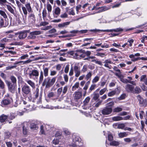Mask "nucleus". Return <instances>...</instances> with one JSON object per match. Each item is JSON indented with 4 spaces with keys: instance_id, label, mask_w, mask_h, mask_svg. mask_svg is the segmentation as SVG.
Listing matches in <instances>:
<instances>
[{
    "instance_id": "nucleus-25",
    "label": "nucleus",
    "mask_w": 147,
    "mask_h": 147,
    "mask_svg": "<svg viewBox=\"0 0 147 147\" xmlns=\"http://www.w3.org/2000/svg\"><path fill=\"white\" fill-rule=\"evenodd\" d=\"M128 135L127 134L126 132H120L118 134V136L120 138H122L125 137Z\"/></svg>"
},
{
    "instance_id": "nucleus-1",
    "label": "nucleus",
    "mask_w": 147,
    "mask_h": 147,
    "mask_svg": "<svg viewBox=\"0 0 147 147\" xmlns=\"http://www.w3.org/2000/svg\"><path fill=\"white\" fill-rule=\"evenodd\" d=\"M56 80V77H54L52 78L47 77L45 78L42 83L43 86H45L46 88H49L53 85L55 82Z\"/></svg>"
},
{
    "instance_id": "nucleus-32",
    "label": "nucleus",
    "mask_w": 147,
    "mask_h": 147,
    "mask_svg": "<svg viewBox=\"0 0 147 147\" xmlns=\"http://www.w3.org/2000/svg\"><path fill=\"white\" fill-rule=\"evenodd\" d=\"M7 25L4 23L3 20L1 18L0 20V26L1 27H5L7 26Z\"/></svg>"
},
{
    "instance_id": "nucleus-61",
    "label": "nucleus",
    "mask_w": 147,
    "mask_h": 147,
    "mask_svg": "<svg viewBox=\"0 0 147 147\" xmlns=\"http://www.w3.org/2000/svg\"><path fill=\"white\" fill-rule=\"evenodd\" d=\"M23 132L24 134L25 135H26L28 132L27 129L24 126L23 127Z\"/></svg>"
},
{
    "instance_id": "nucleus-16",
    "label": "nucleus",
    "mask_w": 147,
    "mask_h": 147,
    "mask_svg": "<svg viewBox=\"0 0 147 147\" xmlns=\"http://www.w3.org/2000/svg\"><path fill=\"white\" fill-rule=\"evenodd\" d=\"M70 23V22H66L62 23L59 24L58 25V26L59 28H66L67 26L69 25Z\"/></svg>"
},
{
    "instance_id": "nucleus-62",
    "label": "nucleus",
    "mask_w": 147,
    "mask_h": 147,
    "mask_svg": "<svg viewBox=\"0 0 147 147\" xmlns=\"http://www.w3.org/2000/svg\"><path fill=\"white\" fill-rule=\"evenodd\" d=\"M49 23L46 22H41L40 24V26H45L48 24Z\"/></svg>"
},
{
    "instance_id": "nucleus-10",
    "label": "nucleus",
    "mask_w": 147,
    "mask_h": 147,
    "mask_svg": "<svg viewBox=\"0 0 147 147\" xmlns=\"http://www.w3.org/2000/svg\"><path fill=\"white\" fill-rule=\"evenodd\" d=\"M125 90L128 92L133 93V90L134 87L132 85L129 84H127L125 87Z\"/></svg>"
},
{
    "instance_id": "nucleus-40",
    "label": "nucleus",
    "mask_w": 147,
    "mask_h": 147,
    "mask_svg": "<svg viewBox=\"0 0 147 147\" xmlns=\"http://www.w3.org/2000/svg\"><path fill=\"white\" fill-rule=\"evenodd\" d=\"M0 42L3 43L7 42H10V40L7 38H5L1 39Z\"/></svg>"
},
{
    "instance_id": "nucleus-39",
    "label": "nucleus",
    "mask_w": 147,
    "mask_h": 147,
    "mask_svg": "<svg viewBox=\"0 0 147 147\" xmlns=\"http://www.w3.org/2000/svg\"><path fill=\"white\" fill-rule=\"evenodd\" d=\"M68 17V15L66 13H62L60 15V17L62 18H66Z\"/></svg>"
},
{
    "instance_id": "nucleus-5",
    "label": "nucleus",
    "mask_w": 147,
    "mask_h": 147,
    "mask_svg": "<svg viewBox=\"0 0 147 147\" xmlns=\"http://www.w3.org/2000/svg\"><path fill=\"white\" fill-rule=\"evenodd\" d=\"M96 32H112L114 31L115 32H121L123 31V29L121 28H118L116 29H111V30H100L99 29H95L94 30Z\"/></svg>"
},
{
    "instance_id": "nucleus-47",
    "label": "nucleus",
    "mask_w": 147,
    "mask_h": 147,
    "mask_svg": "<svg viewBox=\"0 0 147 147\" xmlns=\"http://www.w3.org/2000/svg\"><path fill=\"white\" fill-rule=\"evenodd\" d=\"M107 88H104L102 89L99 91V94L101 95L104 94L106 91L107 90Z\"/></svg>"
},
{
    "instance_id": "nucleus-3",
    "label": "nucleus",
    "mask_w": 147,
    "mask_h": 147,
    "mask_svg": "<svg viewBox=\"0 0 147 147\" xmlns=\"http://www.w3.org/2000/svg\"><path fill=\"white\" fill-rule=\"evenodd\" d=\"M39 72L36 69H33L30 71L28 73V76L30 78L34 79L37 78L39 76Z\"/></svg>"
},
{
    "instance_id": "nucleus-52",
    "label": "nucleus",
    "mask_w": 147,
    "mask_h": 147,
    "mask_svg": "<svg viewBox=\"0 0 147 147\" xmlns=\"http://www.w3.org/2000/svg\"><path fill=\"white\" fill-rule=\"evenodd\" d=\"M99 79V77L98 76H95L92 80L93 83H95L98 82Z\"/></svg>"
},
{
    "instance_id": "nucleus-28",
    "label": "nucleus",
    "mask_w": 147,
    "mask_h": 147,
    "mask_svg": "<svg viewBox=\"0 0 147 147\" xmlns=\"http://www.w3.org/2000/svg\"><path fill=\"white\" fill-rule=\"evenodd\" d=\"M7 8L8 10L12 13L14 14V12L13 9L9 5H6Z\"/></svg>"
},
{
    "instance_id": "nucleus-44",
    "label": "nucleus",
    "mask_w": 147,
    "mask_h": 147,
    "mask_svg": "<svg viewBox=\"0 0 147 147\" xmlns=\"http://www.w3.org/2000/svg\"><path fill=\"white\" fill-rule=\"evenodd\" d=\"M47 11L46 9L43 10L42 12V16L43 18L44 19L47 16Z\"/></svg>"
},
{
    "instance_id": "nucleus-55",
    "label": "nucleus",
    "mask_w": 147,
    "mask_h": 147,
    "mask_svg": "<svg viewBox=\"0 0 147 147\" xmlns=\"http://www.w3.org/2000/svg\"><path fill=\"white\" fill-rule=\"evenodd\" d=\"M69 65L67 64L65 66L64 69V72L65 73H67L68 72L69 69Z\"/></svg>"
},
{
    "instance_id": "nucleus-64",
    "label": "nucleus",
    "mask_w": 147,
    "mask_h": 147,
    "mask_svg": "<svg viewBox=\"0 0 147 147\" xmlns=\"http://www.w3.org/2000/svg\"><path fill=\"white\" fill-rule=\"evenodd\" d=\"M126 95L125 94H122L120 97L118 98V99L119 100H123L125 97Z\"/></svg>"
},
{
    "instance_id": "nucleus-36",
    "label": "nucleus",
    "mask_w": 147,
    "mask_h": 147,
    "mask_svg": "<svg viewBox=\"0 0 147 147\" xmlns=\"http://www.w3.org/2000/svg\"><path fill=\"white\" fill-rule=\"evenodd\" d=\"M122 110V108L119 107L115 108L113 109V111L114 112H119L121 111Z\"/></svg>"
},
{
    "instance_id": "nucleus-45",
    "label": "nucleus",
    "mask_w": 147,
    "mask_h": 147,
    "mask_svg": "<svg viewBox=\"0 0 147 147\" xmlns=\"http://www.w3.org/2000/svg\"><path fill=\"white\" fill-rule=\"evenodd\" d=\"M32 34L35 35L40 34H41V32L40 31H35L32 32Z\"/></svg>"
},
{
    "instance_id": "nucleus-19",
    "label": "nucleus",
    "mask_w": 147,
    "mask_h": 147,
    "mask_svg": "<svg viewBox=\"0 0 147 147\" xmlns=\"http://www.w3.org/2000/svg\"><path fill=\"white\" fill-rule=\"evenodd\" d=\"M25 7L28 12H31L32 11V9L30 3L28 2L25 4Z\"/></svg>"
},
{
    "instance_id": "nucleus-27",
    "label": "nucleus",
    "mask_w": 147,
    "mask_h": 147,
    "mask_svg": "<svg viewBox=\"0 0 147 147\" xmlns=\"http://www.w3.org/2000/svg\"><path fill=\"white\" fill-rule=\"evenodd\" d=\"M79 82H76L72 87V90L75 91L79 87Z\"/></svg>"
},
{
    "instance_id": "nucleus-38",
    "label": "nucleus",
    "mask_w": 147,
    "mask_h": 147,
    "mask_svg": "<svg viewBox=\"0 0 147 147\" xmlns=\"http://www.w3.org/2000/svg\"><path fill=\"white\" fill-rule=\"evenodd\" d=\"M30 127L31 129H36L38 128L37 125L34 123L31 124Z\"/></svg>"
},
{
    "instance_id": "nucleus-63",
    "label": "nucleus",
    "mask_w": 147,
    "mask_h": 147,
    "mask_svg": "<svg viewBox=\"0 0 147 147\" xmlns=\"http://www.w3.org/2000/svg\"><path fill=\"white\" fill-rule=\"evenodd\" d=\"M59 140L58 139H57V138L55 139L53 141V144H54L55 145L59 143Z\"/></svg>"
},
{
    "instance_id": "nucleus-29",
    "label": "nucleus",
    "mask_w": 147,
    "mask_h": 147,
    "mask_svg": "<svg viewBox=\"0 0 147 147\" xmlns=\"http://www.w3.org/2000/svg\"><path fill=\"white\" fill-rule=\"evenodd\" d=\"M47 8L49 12H51L52 9V6L49 3H47Z\"/></svg>"
},
{
    "instance_id": "nucleus-21",
    "label": "nucleus",
    "mask_w": 147,
    "mask_h": 147,
    "mask_svg": "<svg viewBox=\"0 0 147 147\" xmlns=\"http://www.w3.org/2000/svg\"><path fill=\"white\" fill-rule=\"evenodd\" d=\"M26 81L29 85L32 88H35V83L30 80H26Z\"/></svg>"
},
{
    "instance_id": "nucleus-30",
    "label": "nucleus",
    "mask_w": 147,
    "mask_h": 147,
    "mask_svg": "<svg viewBox=\"0 0 147 147\" xmlns=\"http://www.w3.org/2000/svg\"><path fill=\"white\" fill-rule=\"evenodd\" d=\"M90 99V98L89 96L85 98L83 101V103L84 105H86L88 103Z\"/></svg>"
},
{
    "instance_id": "nucleus-56",
    "label": "nucleus",
    "mask_w": 147,
    "mask_h": 147,
    "mask_svg": "<svg viewBox=\"0 0 147 147\" xmlns=\"http://www.w3.org/2000/svg\"><path fill=\"white\" fill-rule=\"evenodd\" d=\"M108 140L111 141H112L113 139V137L112 134H109L108 136Z\"/></svg>"
},
{
    "instance_id": "nucleus-42",
    "label": "nucleus",
    "mask_w": 147,
    "mask_h": 147,
    "mask_svg": "<svg viewBox=\"0 0 147 147\" xmlns=\"http://www.w3.org/2000/svg\"><path fill=\"white\" fill-rule=\"evenodd\" d=\"M32 32L30 33V35L28 36V38L29 39H34L36 38V36L33 34H31Z\"/></svg>"
},
{
    "instance_id": "nucleus-58",
    "label": "nucleus",
    "mask_w": 147,
    "mask_h": 147,
    "mask_svg": "<svg viewBox=\"0 0 147 147\" xmlns=\"http://www.w3.org/2000/svg\"><path fill=\"white\" fill-rule=\"evenodd\" d=\"M57 73L56 71L51 70L50 71V75L51 76H54Z\"/></svg>"
},
{
    "instance_id": "nucleus-54",
    "label": "nucleus",
    "mask_w": 147,
    "mask_h": 147,
    "mask_svg": "<svg viewBox=\"0 0 147 147\" xmlns=\"http://www.w3.org/2000/svg\"><path fill=\"white\" fill-rule=\"evenodd\" d=\"M97 56L100 57H104L105 56V54L103 53L98 52L96 55Z\"/></svg>"
},
{
    "instance_id": "nucleus-15",
    "label": "nucleus",
    "mask_w": 147,
    "mask_h": 147,
    "mask_svg": "<svg viewBox=\"0 0 147 147\" xmlns=\"http://www.w3.org/2000/svg\"><path fill=\"white\" fill-rule=\"evenodd\" d=\"M103 63H104V66L109 69L111 68V66L109 65V64H112L113 62L109 59H106L104 62Z\"/></svg>"
},
{
    "instance_id": "nucleus-22",
    "label": "nucleus",
    "mask_w": 147,
    "mask_h": 147,
    "mask_svg": "<svg viewBox=\"0 0 147 147\" xmlns=\"http://www.w3.org/2000/svg\"><path fill=\"white\" fill-rule=\"evenodd\" d=\"M44 75L43 72L42 71H41L40 73V74L39 77V84H41L42 83L43 80Z\"/></svg>"
},
{
    "instance_id": "nucleus-48",
    "label": "nucleus",
    "mask_w": 147,
    "mask_h": 147,
    "mask_svg": "<svg viewBox=\"0 0 147 147\" xmlns=\"http://www.w3.org/2000/svg\"><path fill=\"white\" fill-rule=\"evenodd\" d=\"M5 84L0 79V88L3 89L5 88Z\"/></svg>"
},
{
    "instance_id": "nucleus-51",
    "label": "nucleus",
    "mask_w": 147,
    "mask_h": 147,
    "mask_svg": "<svg viewBox=\"0 0 147 147\" xmlns=\"http://www.w3.org/2000/svg\"><path fill=\"white\" fill-rule=\"evenodd\" d=\"M137 98L139 101L140 103L141 104H142L143 102V100L140 95H138L137 96Z\"/></svg>"
},
{
    "instance_id": "nucleus-26",
    "label": "nucleus",
    "mask_w": 147,
    "mask_h": 147,
    "mask_svg": "<svg viewBox=\"0 0 147 147\" xmlns=\"http://www.w3.org/2000/svg\"><path fill=\"white\" fill-rule=\"evenodd\" d=\"M119 144V142L115 141H113L110 142V143L111 146H118Z\"/></svg>"
},
{
    "instance_id": "nucleus-11",
    "label": "nucleus",
    "mask_w": 147,
    "mask_h": 147,
    "mask_svg": "<svg viewBox=\"0 0 147 147\" xmlns=\"http://www.w3.org/2000/svg\"><path fill=\"white\" fill-rule=\"evenodd\" d=\"M74 70L75 73V76L76 77H78L81 74L80 68L78 66L75 65L74 67Z\"/></svg>"
},
{
    "instance_id": "nucleus-20",
    "label": "nucleus",
    "mask_w": 147,
    "mask_h": 147,
    "mask_svg": "<svg viewBox=\"0 0 147 147\" xmlns=\"http://www.w3.org/2000/svg\"><path fill=\"white\" fill-rule=\"evenodd\" d=\"M43 75L45 77H47L48 75L49 71V67H43Z\"/></svg>"
},
{
    "instance_id": "nucleus-46",
    "label": "nucleus",
    "mask_w": 147,
    "mask_h": 147,
    "mask_svg": "<svg viewBox=\"0 0 147 147\" xmlns=\"http://www.w3.org/2000/svg\"><path fill=\"white\" fill-rule=\"evenodd\" d=\"M14 65L7 67H6V69L7 70H10L11 69L16 68V67L17 66L16 65L14 64Z\"/></svg>"
},
{
    "instance_id": "nucleus-7",
    "label": "nucleus",
    "mask_w": 147,
    "mask_h": 147,
    "mask_svg": "<svg viewBox=\"0 0 147 147\" xmlns=\"http://www.w3.org/2000/svg\"><path fill=\"white\" fill-rule=\"evenodd\" d=\"M61 9L59 7L55 8L52 11L53 14L54 18H57L60 14Z\"/></svg>"
},
{
    "instance_id": "nucleus-9",
    "label": "nucleus",
    "mask_w": 147,
    "mask_h": 147,
    "mask_svg": "<svg viewBox=\"0 0 147 147\" xmlns=\"http://www.w3.org/2000/svg\"><path fill=\"white\" fill-rule=\"evenodd\" d=\"M82 92H81L76 91L74 94V100H78L82 98Z\"/></svg>"
},
{
    "instance_id": "nucleus-59",
    "label": "nucleus",
    "mask_w": 147,
    "mask_h": 147,
    "mask_svg": "<svg viewBox=\"0 0 147 147\" xmlns=\"http://www.w3.org/2000/svg\"><path fill=\"white\" fill-rule=\"evenodd\" d=\"M10 78L11 81L13 83H16V79L15 77L13 76H11Z\"/></svg>"
},
{
    "instance_id": "nucleus-35",
    "label": "nucleus",
    "mask_w": 147,
    "mask_h": 147,
    "mask_svg": "<svg viewBox=\"0 0 147 147\" xmlns=\"http://www.w3.org/2000/svg\"><path fill=\"white\" fill-rule=\"evenodd\" d=\"M31 61V60H28L26 61H21L19 62H16L14 63V64L15 65H17L19 63H21L22 62L24 64H26L27 63H28L30 62Z\"/></svg>"
},
{
    "instance_id": "nucleus-41",
    "label": "nucleus",
    "mask_w": 147,
    "mask_h": 147,
    "mask_svg": "<svg viewBox=\"0 0 147 147\" xmlns=\"http://www.w3.org/2000/svg\"><path fill=\"white\" fill-rule=\"evenodd\" d=\"M125 126V125L124 123H121L119 124L118 126L117 127L119 129H124V127Z\"/></svg>"
},
{
    "instance_id": "nucleus-24",
    "label": "nucleus",
    "mask_w": 147,
    "mask_h": 147,
    "mask_svg": "<svg viewBox=\"0 0 147 147\" xmlns=\"http://www.w3.org/2000/svg\"><path fill=\"white\" fill-rule=\"evenodd\" d=\"M112 119L115 121H119L123 120V117L119 116L114 117H112Z\"/></svg>"
},
{
    "instance_id": "nucleus-17",
    "label": "nucleus",
    "mask_w": 147,
    "mask_h": 147,
    "mask_svg": "<svg viewBox=\"0 0 147 147\" xmlns=\"http://www.w3.org/2000/svg\"><path fill=\"white\" fill-rule=\"evenodd\" d=\"M10 103V100L9 99L3 100L1 102V106L3 107L5 105H7Z\"/></svg>"
},
{
    "instance_id": "nucleus-2",
    "label": "nucleus",
    "mask_w": 147,
    "mask_h": 147,
    "mask_svg": "<svg viewBox=\"0 0 147 147\" xmlns=\"http://www.w3.org/2000/svg\"><path fill=\"white\" fill-rule=\"evenodd\" d=\"M84 52V50L82 49L79 50L77 51L74 53V58L79 59L81 58H84L86 55L83 53Z\"/></svg>"
},
{
    "instance_id": "nucleus-12",
    "label": "nucleus",
    "mask_w": 147,
    "mask_h": 147,
    "mask_svg": "<svg viewBox=\"0 0 147 147\" xmlns=\"http://www.w3.org/2000/svg\"><path fill=\"white\" fill-rule=\"evenodd\" d=\"M28 19L30 22L34 23L36 21L35 15L33 13H31L28 17Z\"/></svg>"
},
{
    "instance_id": "nucleus-14",
    "label": "nucleus",
    "mask_w": 147,
    "mask_h": 147,
    "mask_svg": "<svg viewBox=\"0 0 147 147\" xmlns=\"http://www.w3.org/2000/svg\"><path fill=\"white\" fill-rule=\"evenodd\" d=\"M123 78V77H121L120 79V81L123 83L125 84H127L128 83H129L134 85H136V84L134 81L129 80Z\"/></svg>"
},
{
    "instance_id": "nucleus-6",
    "label": "nucleus",
    "mask_w": 147,
    "mask_h": 147,
    "mask_svg": "<svg viewBox=\"0 0 147 147\" xmlns=\"http://www.w3.org/2000/svg\"><path fill=\"white\" fill-rule=\"evenodd\" d=\"M22 91L24 94H28L31 93V89L29 86L25 84L23 86L22 88Z\"/></svg>"
},
{
    "instance_id": "nucleus-23",
    "label": "nucleus",
    "mask_w": 147,
    "mask_h": 147,
    "mask_svg": "<svg viewBox=\"0 0 147 147\" xmlns=\"http://www.w3.org/2000/svg\"><path fill=\"white\" fill-rule=\"evenodd\" d=\"M7 115H2L0 116V122H3L7 119Z\"/></svg>"
},
{
    "instance_id": "nucleus-49",
    "label": "nucleus",
    "mask_w": 147,
    "mask_h": 147,
    "mask_svg": "<svg viewBox=\"0 0 147 147\" xmlns=\"http://www.w3.org/2000/svg\"><path fill=\"white\" fill-rule=\"evenodd\" d=\"M68 13L70 15H72L73 16H74L75 15V12L72 8H71L69 9V12Z\"/></svg>"
},
{
    "instance_id": "nucleus-33",
    "label": "nucleus",
    "mask_w": 147,
    "mask_h": 147,
    "mask_svg": "<svg viewBox=\"0 0 147 147\" xmlns=\"http://www.w3.org/2000/svg\"><path fill=\"white\" fill-rule=\"evenodd\" d=\"M8 85L9 90L11 92L14 91V87L12 86L11 84V83L9 82Z\"/></svg>"
},
{
    "instance_id": "nucleus-4",
    "label": "nucleus",
    "mask_w": 147,
    "mask_h": 147,
    "mask_svg": "<svg viewBox=\"0 0 147 147\" xmlns=\"http://www.w3.org/2000/svg\"><path fill=\"white\" fill-rule=\"evenodd\" d=\"M81 139L78 136H76L73 139V141L74 143L71 144L69 146H72L73 147L79 146V144L81 142Z\"/></svg>"
},
{
    "instance_id": "nucleus-53",
    "label": "nucleus",
    "mask_w": 147,
    "mask_h": 147,
    "mask_svg": "<svg viewBox=\"0 0 147 147\" xmlns=\"http://www.w3.org/2000/svg\"><path fill=\"white\" fill-rule=\"evenodd\" d=\"M115 92L113 90L109 92L108 94V96L109 97H111L115 95Z\"/></svg>"
},
{
    "instance_id": "nucleus-57",
    "label": "nucleus",
    "mask_w": 147,
    "mask_h": 147,
    "mask_svg": "<svg viewBox=\"0 0 147 147\" xmlns=\"http://www.w3.org/2000/svg\"><path fill=\"white\" fill-rule=\"evenodd\" d=\"M115 74L120 79L121 77H123V76L121 74V72L120 71V72H118V73H116Z\"/></svg>"
},
{
    "instance_id": "nucleus-8",
    "label": "nucleus",
    "mask_w": 147,
    "mask_h": 147,
    "mask_svg": "<svg viewBox=\"0 0 147 147\" xmlns=\"http://www.w3.org/2000/svg\"><path fill=\"white\" fill-rule=\"evenodd\" d=\"M112 111V109L111 107H106L102 110L101 112L104 115H108L110 114Z\"/></svg>"
},
{
    "instance_id": "nucleus-13",
    "label": "nucleus",
    "mask_w": 147,
    "mask_h": 147,
    "mask_svg": "<svg viewBox=\"0 0 147 147\" xmlns=\"http://www.w3.org/2000/svg\"><path fill=\"white\" fill-rule=\"evenodd\" d=\"M18 35V38L20 39H24L27 36V34L26 32H22L17 33Z\"/></svg>"
},
{
    "instance_id": "nucleus-18",
    "label": "nucleus",
    "mask_w": 147,
    "mask_h": 147,
    "mask_svg": "<svg viewBox=\"0 0 147 147\" xmlns=\"http://www.w3.org/2000/svg\"><path fill=\"white\" fill-rule=\"evenodd\" d=\"M141 92V90L140 88L136 86L133 90V94H139Z\"/></svg>"
},
{
    "instance_id": "nucleus-31",
    "label": "nucleus",
    "mask_w": 147,
    "mask_h": 147,
    "mask_svg": "<svg viewBox=\"0 0 147 147\" xmlns=\"http://www.w3.org/2000/svg\"><path fill=\"white\" fill-rule=\"evenodd\" d=\"M16 3L19 9L20 10L21 7H23L22 3L18 0H16Z\"/></svg>"
},
{
    "instance_id": "nucleus-34",
    "label": "nucleus",
    "mask_w": 147,
    "mask_h": 147,
    "mask_svg": "<svg viewBox=\"0 0 147 147\" xmlns=\"http://www.w3.org/2000/svg\"><path fill=\"white\" fill-rule=\"evenodd\" d=\"M102 101L100 100L98 102H96L93 104V106L94 107H98L101 104Z\"/></svg>"
},
{
    "instance_id": "nucleus-60",
    "label": "nucleus",
    "mask_w": 147,
    "mask_h": 147,
    "mask_svg": "<svg viewBox=\"0 0 147 147\" xmlns=\"http://www.w3.org/2000/svg\"><path fill=\"white\" fill-rule=\"evenodd\" d=\"M68 89V86H65L64 87L63 90L62 91L63 94H65L67 92Z\"/></svg>"
},
{
    "instance_id": "nucleus-43",
    "label": "nucleus",
    "mask_w": 147,
    "mask_h": 147,
    "mask_svg": "<svg viewBox=\"0 0 147 147\" xmlns=\"http://www.w3.org/2000/svg\"><path fill=\"white\" fill-rule=\"evenodd\" d=\"M22 10L23 11V13L26 16H27L28 12L27 9L25 7L23 6L22 7Z\"/></svg>"
},
{
    "instance_id": "nucleus-37",
    "label": "nucleus",
    "mask_w": 147,
    "mask_h": 147,
    "mask_svg": "<svg viewBox=\"0 0 147 147\" xmlns=\"http://www.w3.org/2000/svg\"><path fill=\"white\" fill-rule=\"evenodd\" d=\"M0 14L5 18H7V16L6 13L3 11L0 10Z\"/></svg>"
},
{
    "instance_id": "nucleus-50",
    "label": "nucleus",
    "mask_w": 147,
    "mask_h": 147,
    "mask_svg": "<svg viewBox=\"0 0 147 147\" xmlns=\"http://www.w3.org/2000/svg\"><path fill=\"white\" fill-rule=\"evenodd\" d=\"M52 26L51 25H50L49 26H47L45 27L42 28H41V29L45 30H47L50 29L52 28Z\"/></svg>"
}]
</instances>
